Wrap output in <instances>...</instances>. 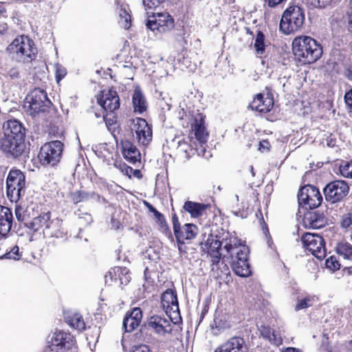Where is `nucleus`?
<instances>
[{
	"instance_id": "1",
	"label": "nucleus",
	"mask_w": 352,
	"mask_h": 352,
	"mask_svg": "<svg viewBox=\"0 0 352 352\" xmlns=\"http://www.w3.org/2000/svg\"><path fill=\"white\" fill-rule=\"evenodd\" d=\"M201 248L210 256L213 265H218L223 256L237 276L250 275L248 248L237 237L230 236L220 241L217 236L210 234L206 241L201 243Z\"/></svg>"
},
{
	"instance_id": "2",
	"label": "nucleus",
	"mask_w": 352,
	"mask_h": 352,
	"mask_svg": "<svg viewBox=\"0 0 352 352\" xmlns=\"http://www.w3.org/2000/svg\"><path fill=\"white\" fill-rule=\"evenodd\" d=\"M292 50L298 62L304 65L315 63L322 54L320 44L313 38L305 35L294 39Z\"/></svg>"
},
{
	"instance_id": "3",
	"label": "nucleus",
	"mask_w": 352,
	"mask_h": 352,
	"mask_svg": "<svg viewBox=\"0 0 352 352\" xmlns=\"http://www.w3.org/2000/svg\"><path fill=\"white\" fill-rule=\"evenodd\" d=\"M12 58L18 62L30 63L36 58V48L34 42L28 36L16 38L8 47Z\"/></svg>"
},
{
	"instance_id": "4",
	"label": "nucleus",
	"mask_w": 352,
	"mask_h": 352,
	"mask_svg": "<svg viewBox=\"0 0 352 352\" xmlns=\"http://www.w3.org/2000/svg\"><path fill=\"white\" fill-rule=\"evenodd\" d=\"M52 103L47 93L41 89H33L25 98L23 108L32 116L46 112Z\"/></svg>"
},
{
	"instance_id": "5",
	"label": "nucleus",
	"mask_w": 352,
	"mask_h": 352,
	"mask_svg": "<svg viewBox=\"0 0 352 352\" xmlns=\"http://www.w3.org/2000/svg\"><path fill=\"white\" fill-rule=\"evenodd\" d=\"M25 226L38 232L40 229L48 231L52 236L56 238L63 237L64 232L61 230V222L58 219L50 220V213L43 212L35 217L30 222L25 223Z\"/></svg>"
},
{
	"instance_id": "6",
	"label": "nucleus",
	"mask_w": 352,
	"mask_h": 352,
	"mask_svg": "<svg viewBox=\"0 0 352 352\" xmlns=\"http://www.w3.org/2000/svg\"><path fill=\"white\" fill-rule=\"evenodd\" d=\"M305 21V14L298 6L289 7L283 13L280 21V30L285 34L299 30Z\"/></svg>"
},
{
	"instance_id": "7",
	"label": "nucleus",
	"mask_w": 352,
	"mask_h": 352,
	"mask_svg": "<svg viewBox=\"0 0 352 352\" xmlns=\"http://www.w3.org/2000/svg\"><path fill=\"white\" fill-rule=\"evenodd\" d=\"M26 181L24 173L12 168L6 178L7 195L11 201L16 202L25 192Z\"/></svg>"
},
{
	"instance_id": "8",
	"label": "nucleus",
	"mask_w": 352,
	"mask_h": 352,
	"mask_svg": "<svg viewBox=\"0 0 352 352\" xmlns=\"http://www.w3.org/2000/svg\"><path fill=\"white\" fill-rule=\"evenodd\" d=\"M63 150V144L59 140L45 143L38 154L41 163L44 166L56 165L60 162Z\"/></svg>"
},
{
	"instance_id": "9",
	"label": "nucleus",
	"mask_w": 352,
	"mask_h": 352,
	"mask_svg": "<svg viewBox=\"0 0 352 352\" xmlns=\"http://www.w3.org/2000/svg\"><path fill=\"white\" fill-rule=\"evenodd\" d=\"M148 29L164 33L170 31L175 26V21L172 16L168 12H153L148 16L146 23Z\"/></svg>"
},
{
	"instance_id": "10",
	"label": "nucleus",
	"mask_w": 352,
	"mask_h": 352,
	"mask_svg": "<svg viewBox=\"0 0 352 352\" xmlns=\"http://www.w3.org/2000/svg\"><path fill=\"white\" fill-rule=\"evenodd\" d=\"M299 205L306 209H313L318 207L322 201V197L319 190L311 185H306L301 188L298 194Z\"/></svg>"
},
{
	"instance_id": "11",
	"label": "nucleus",
	"mask_w": 352,
	"mask_h": 352,
	"mask_svg": "<svg viewBox=\"0 0 352 352\" xmlns=\"http://www.w3.org/2000/svg\"><path fill=\"white\" fill-rule=\"evenodd\" d=\"M303 246L318 259H322L326 256L324 241L317 234L305 233L301 238Z\"/></svg>"
},
{
	"instance_id": "12",
	"label": "nucleus",
	"mask_w": 352,
	"mask_h": 352,
	"mask_svg": "<svg viewBox=\"0 0 352 352\" xmlns=\"http://www.w3.org/2000/svg\"><path fill=\"white\" fill-rule=\"evenodd\" d=\"M349 190L347 183L343 180H336L329 183L323 192L326 200L331 204L337 203L345 197Z\"/></svg>"
},
{
	"instance_id": "13",
	"label": "nucleus",
	"mask_w": 352,
	"mask_h": 352,
	"mask_svg": "<svg viewBox=\"0 0 352 352\" xmlns=\"http://www.w3.org/2000/svg\"><path fill=\"white\" fill-rule=\"evenodd\" d=\"M133 127L135 131V138L139 144L142 146L148 145L152 140V130L147 122L144 118H137L133 120Z\"/></svg>"
},
{
	"instance_id": "14",
	"label": "nucleus",
	"mask_w": 352,
	"mask_h": 352,
	"mask_svg": "<svg viewBox=\"0 0 352 352\" xmlns=\"http://www.w3.org/2000/svg\"><path fill=\"white\" fill-rule=\"evenodd\" d=\"M0 148L14 157H17L24 150L23 140L15 137L5 135L0 139Z\"/></svg>"
},
{
	"instance_id": "15",
	"label": "nucleus",
	"mask_w": 352,
	"mask_h": 352,
	"mask_svg": "<svg viewBox=\"0 0 352 352\" xmlns=\"http://www.w3.org/2000/svg\"><path fill=\"white\" fill-rule=\"evenodd\" d=\"M52 350L56 347L57 352H63L64 351H69L74 347L76 341L74 338L68 333L59 331H56L51 340Z\"/></svg>"
},
{
	"instance_id": "16",
	"label": "nucleus",
	"mask_w": 352,
	"mask_h": 352,
	"mask_svg": "<svg viewBox=\"0 0 352 352\" xmlns=\"http://www.w3.org/2000/svg\"><path fill=\"white\" fill-rule=\"evenodd\" d=\"M97 100L104 111H115L120 107L119 96L113 89L102 92V96L98 97Z\"/></svg>"
},
{
	"instance_id": "17",
	"label": "nucleus",
	"mask_w": 352,
	"mask_h": 352,
	"mask_svg": "<svg viewBox=\"0 0 352 352\" xmlns=\"http://www.w3.org/2000/svg\"><path fill=\"white\" fill-rule=\"evenodd\" d=\"M110 280L118 286L126 285L131 280V274L129 270L126 267H114L111 268L108 274L105 276L106 279ZM106 282H108L106 280Z\"/></svg>"
},
{
	"instance_id": "18",
	"label": "nucleus",
	"mask_w": 352,
	"mask_h": 352,
	"mask_svg": "<svg viewBox=\"0 0 352 352\" xmlns=\"http://www.w3.org/2000/svg\"><path fill=\"white\" fill-rule=\"evenodd\" d=\"M198 228L192 223H186L181 228L175 236L178 243V249L182 250L181 245L184 244L186 240L195 239L198 234Z\"/></svg>"
},
{
	"instance_id": "19",
	"label": "nucleus",
	"mask_w": 352,
	"mask_h": 352,
	"mask_svg": "<svg viewBox=\"0 0 352 352\" xmlns=\"http://www.w3.org/2000/svg\"><path fill=\"white\" fill-rule=\"evenodd\" d=\"M171 323L172 321L170 317L165 318L160 316H153L150 318L148 326L157 333L164 335L171 331Z\"/></svg>"
},
{
	"instance_id": "20",
	"label": "nucleus",
	"mask_w": 352,
	"mask_h": 352,
	"mask_svg": "<svg viewBox=\"0 0 352 352\" xmlns=\"http://www.w3.org/2000/svg\"><path fill=\"white\" fill-rule=\"evenodd\" d=\"M214 352H248L245 340L241 337H232Z\"/></svg>"
},
{
	"instance_id": "21",
	"label": "nucleus",
	"mask_w": 352,
	"mask_h": 352,
	"mask_svg": "<svg viewBox=\"0 0 352 352\" xmlns=\"http://www.w3.org/2000/svg\"><path fill=\"white\" fill-rule=\"evenodd\" d=\"M142 311L138 307L133 308L130 313L126 314L122 323V328L126 332H132L140 324L142 320Z\"/></svg>"
},
{
	"instance_id": "22",
	"label": "nucleus",
	"mask_w": 352,
	"mask_h": 352,
	"mask_svg": "<svg viewBox=\"0 0 352 352\" xmlns=\"http://www.w3.org/2000/svg\"><path fill=\"white\" fill-rule=\"evenodd\" d=\"M274 106V100L270 96L264 97L263 95L258 94L250 104L249 107L254 111L261 113L269 112Z\"/></svg>"
},
{
	"instance_id": "23",
	"label": "nucleus",
	"mask_w": 352,
	"mask_h": 352,
	"mask_svg": "<svg viewBox=\"0 0 352 352\" xmlns=\"http://www.w3.org/2000/svg\"><path fill=\"white\" fill-rule=\"evenodd\" d=\"M5 135L23 139L25 136V128L16 120H10L3 124Z\"/></svg>"
},
{
	"instance_id": "24",
	"label": "nucleus",
	"mask_w": 352,
	"mask_h": 352,
	"mask_svg": "<svg viewBox=\"0 0 352 352\" xmlns=\"http://www.w3.org/2000/svg\"><path fill=\"white\" fill-rule=\"evenodd\" d=\"M304 223L307 227L319 229L327 223L325 216L318 212H309L305 215Z\"/></svg>"
},
{
	"instance_id": "25",
	"label": "nucleus",
	"mask_w": 352,
	"mask_h": 352,
	"mask_svg": "<svg viewBox=\"0 0 352 352\" xmlns=\"http://www.w3.org/2000/svg\"><path fill=\"white\" fill-rule=\"evenodd\" d=\"M11 210L6 206H0V234L6 235L10 230L12 223Z\"/></svg>"
},
{
	"instance_id": "26",
	"label": "nucleus",
	"mask_w": 352,
	"mask_h": 352,
	"mask_svg": "<svg viewBox=\"0 0 352 352\" xmlns=\"http://www.w3.org/2000/svg\"><path fill=\"white\" fill-rule=\"evenodd\" d=\"M192 128L195 138L199 144L206 143L208 133L204 125V118L201 115H198V116L195 118V123L192 124Z\"/></svg>"
},
{
	"instance_id": "27",
	"label": "nucleus",
	"mask_w": 352,
	"mask_h": 352,
	"mask_svg": "<svg viewBox=\"0 0 352 352\" xmlns=\"http://www.w3.org/2000/svg\"><path fill=\"white\" fill-rule=\"evenodd\" d=\"M161 298L162 306L164 309H166V312L168 309L174 312L179 311L177 295L172 289H167L164 292Z\"/></svg>"
},
{
	"instance_id": "28",
	"label": "nucleus",
	"mask_w": 352,
	"mask_h": 352,
	"mask_svg": "<svg viewBox=\"0 0 352 352\" xmlns=\"http://www.w3.org/2000/svg\"><path fill=\"white\" fill-rule=\"evenodd\" d=\"M208 206V205L204 204L187 201L184 203L183 208L190 214L191 217L198 218L205 213Z\"/></svg>"
},
{
	"instance_id": "29",
	"label": "nucleus",
	"mask_w": 352,
	"mask_h": 352,
	"mask_svg": "<svg viewBox=\"0 0 352 352\" xmlns=\"http://www.w3.org/2000/svg\"><path fill=\"white\" fill-rule=\"evenodd\" d=\"M124 157L130 163L135 164L140 160V153L138 148L130 142H125L122 145Z\"/></svg>"
},
{
	"instance_id": "30",
	"label": "nucleus",
	"mask_w": 352,
	"mask_h": 352,
	"mask_svg": "<svg viewBox=\"0 0 352 352\" xmlns=\"http://www.w3.org/2000/svg\"><path fill=\"white\" fill-rule=\"evenodd\" d=\"M133 106L135 112L142 113L146 110V102L142 93L135 89L133 95Z\"/></svg>"
},
{
	"instance_id": "31",
	"label": "nucleus",
	"mask_w": 352,
	"mask_h": 352,
	"mask_svg": "<svg viewBox=\"0 0 352 352\" xmlns=\"http://www.w3.org/2000/svg\"><path fill=\"white\" fill-rule=\"evenodd\" d=\"M66 321L70 327L77 330L82 331L85 329L84 320L82 316L78 313L67 316L66 317Z\"/></svg>"
},
{
	"instance_id": "32",
	"label": "nucleus",
	"mask_w": 352,
	"mask_h": 352,
	"mask_svg": "<svg viewBox=\"0 0 352 352\" xmlns=\"http://www.w3.org/2000/svg\"><path fill=\"white\" fill-rule=\"evenodd\" d=\"M118 14L120 19L118 23L121 27H122L125 30H128L131 25V16L129 14L128 10L126 7L120 6L118 8Z\"/></svg>"
},
{
	"instance_id": "33",
	"label": "nucleus",
	"mask_w": 352,
	"mask_h": 352,
	"mask_svg": "<svg viewBox=\"0 0 352 352\" xmlns=\"http://www.w3.org/2000/svg\"><path fill=\"white\" fill-rule=\"evenodd\" d=\"M337 253L344 258L352 259V245L347 243H340L336 247Z\"/></svg>"
},
{
	"instance_id": "34",
	"label": "nucleus",
	"mask_w": 352,
	"mask_h": 352,
	"mask_svg": "<svg viewBox=\"0 0 352 352\" xmlns=\"http://www.w3.org/2000/svg\"><path fill=\"white\" fill-rule=\"evenodd\" d=\"M315 301L316 300L314 296H307L301 299L298 298L295 305L294 310L296 311H298L301 309L310 307L314 305Z\"/></svg>"
},
{
	"instance_id": "35",
	"label": "nucleus",
	"mask_w": 352,
	"mask_h": 352,
	"mask_svg": "<svg viewBox=\"0 0 352 352\" xmlns=\"http://www.w3.org/2000/svg\"><path fill=\"white\" fill-rule=\"evenodd\" d=\"M94 194L88 193L84 191L78 190L70 193V198L74 204L85 201L92 198Z\"/></svg>"
},
{
	"instance_id": "36",
	"label": "nucleus",
	"mask_w": 352,
	"mask_h": 352,
	"mask_svg": "<svg viewBox=\"0 0 352 352\" xmlns=\"http://www.w3.org/2000/svg\"><path fill=\"white\" fill-rule=\"evenodd\" d=\"M103 120L104 121L107 129L111 130L117 122V117L114 111H104Z\"/></svg>"
},
{
	"instance_id": "37",
	"label": "nucleus",
	"mask_w": 352,
	"mask_h": 352,
	"mask_svg": "<svg viewBox=\"0 0 352 352\" xmlns=\"http://www.w3.org/2000/svg\"><path fill=\"white\" fill-rule=\"evenodd\" d=\"M35 208L34 206H29L27 208L26 210H24L23 208L21 206H16L15 208V216L17 220L19 222H23L26 220V216H30V212L29 209L31 208L32 210H34Z\"/></svg>"
},
{
	"instance_id": "38",
	"label": "nucleus",
	"mask_w": 352,
	"mask_h": 352,
	"mask_svg": "<svg viewBox=\"0 0 352 352\" xmlns=\"http://www.w3.org/2000/svg\"><path fill=\"white\" fill-rule=\"evenodd\" d=\"M265 36L264 34L261 32L258 31L254 43V47L256 52L259 54H263L265 51Z\"/></svg>"
},
{
	"instance_id": "39",
	"label": "nucleus",
	"mask_w": 352,
	"mask_h": 352,
	"mask_svg": "<svg viewBox=\"0 0 352 352\" xmlns=\"http://www.w3.org/2000/svg\"><path fill=\"white\" fill-rule=\"evenodd\" d=\"M340 171L343 177L352 178V160L340 165Z\"/></svg>"
},
{
	"instance_id": "40",
	"label": "nucleus",
	"mask_w": 352,
	"mask_h": 352,
	"mask_svg": "<svg viewBox=\"0 0 352 352\" xmlns=\"http://www.w3.org/2000/svg\"><path fill=\"white\" fill-rule=\"evenodd\" d=\"M332 0H306L308 6L311 8H324L330 4Z\"/></svg>"
},
{
	"instance_id": "41",
	"label": "nucleus",
	"mask_w": 352,
	"mask_h": 352,
	"mask_svg": "<svg viewBox=\"0 0 352 352\" xmlns=\"http://www.w3.org/2000/svg\"><path fill=\"white\" fill-rule=\"evenodd\" d=\"M1 258H8L13 260H19L20 258L19 254V248L18 246L15 245L12 249L9 252L3 255Z\"/></svg>"
},
{
	"instance_id": "42",
	"label": "nucleus",
	"mask_w": 352,
	"mask_h": 352,
	"mask_svg": "<svg viewBox=\"0 0 352 352\" xmlns=\"http://www.w3.org/2000/svg\"><path fill=\"white\" fill-rule=\"evenodd\" d=\"M326 266L331 270L335 271L340 269V265L336 258L333 256H330L326 260Z\"/></svg>"
},
{
	"instance_id": "43",
	"label": "nucleus",
	"mask_w": 352,
	"mask_h": 352,
	"mask_svg": "<svg viewBox=\"0 0 352 352\" xmlns=\"http://www.w3.org/2000/svg\"><path fill=\"white\" fill-rule=\"evenodd\" d=\"M337 139L336 136L331 133L326 135L323 138L322 144L327 145L328 147L333 148L337 145Z\"/></svg>"
},
{
	"instance_id": "44",
	"label": "nucleus",
	"mask_w": 352,
	"mask_h": 352,
	"mask_svg": "<svg viewBox=\"0 0 352 352\" xmlns=\"http://www.w3.org/2000/svg\"><path fill=\"white\" fill-rule=\"evenodd\" d=\"M352 225V214L351 213L344 214L341 217L340 226L343 228H348Z\"/></svg>"
},
{
	"instance_id": "45",
	"label": "nucleus",
	"mask_w": 352,
	"mask_h": 352,
	"mask_svg": "<svg viewBox=\"0 0 352 352\" xmlns=\"http://www.w3.org/2000/svg\"><path fill=\"white\" fill-rule=\"evenodd\" d=\"M56 68V79L57 82H59L62 80L67 74V69L63 66L60 64H56L55 65Z\"/></svg>"
},
{
	"instance_id": "46",
	"label": "nucleus",
	"mask_w": 352,
	"mask_h": 352,
	"mask_svg": "<svg viewBox=\"0 0 352 352\" xmlns=\"http://www.w3.org/2000/svg\"><path fill=\"white\" fill-rule=\"evenodd\" d=\"M164 0H142L143 5L146 8L153 9L157 8Z\"/></svg>"
},
{
	"instance_id": "47",
	"label": "nucleus",
	"mask_w": 352,
	"mask_h": 352,
	"mask_svg": "<svg viewBox=\"0 0 352 352\" xmlns=\"http://www.w3.org/2000/svg\"><path fill=\"white\" fill-rule=\"evenodd\" d=\"M269 341L276 346H278L282 344L280 336L274 331H272Z\"/></svg>"
},
{
	"instance_id": "48",
	"label": "nucleus",
	"mask_w": 352,
	"mask_h": 352,
	"mask_svg": "<svg viewBox=\"0 0 352 352\" xmlns=\"http://www.w3.org/2000/svg\"><path fill=\"white\" fill-rule=\"evenodd\" d=\"M344 101L349 111L352 113V89L345 93Z\"/></svg>"
},
{
	"instance_id": "49",
	"label": "nucleus",
	"mask_w": 352,
	"mask_h": 352,
	"mask_svg": "<svg viewBox=\"0 0 352 352\" xmlns=\"http://www.w3.org/2000/svg\"><path fill=\"white\" fill-rule=\"evenodd\" d=\"M78 215H79V223L81 225H89L92 221V217L88 213H84L82 216H80V214H78Z\"/></svg>"
},
{
	"instance_id": "50",
	"label": "nucleus",
	"mask_w": 352,
	"mask_h": 352,
	"mask_svg": "<svg viewBox=\"0 0 352 352\" xmlns=\"http://www.w3.org/2000/svg\"><path fill=\"white\" fill-rule=\"evenodd\" d=\"M6 74L12 79L19 78L20 76L19 70L17 67H10L6 72Z\"/></svg>"
},
{
	"instance_id": "51",
	"label": "nucleus",
	"mask_w": 352,
	"mask_h": 352,
	"mask_svg": "<svg viewBox=\"0 0 352 352\" xmlns=\"http://www.w3.org/2000/svg\"><path fill=\"white\" fill-rule=\"evenodd\" d=\"M118 168H119L124 175L128 176L129 178L133 171V169L131 167L126 166V164H124L121 167H118Z\"/></svg>"
},
{
	"instance_id": "52",
	"label": "nucleus",
	"mask_w": 352,
	"mask_h": 352,
	"mask_svg": "<svg viewBox=\"0 0 352 352\" xmlns=\"http://www.w3.org/2000/svg\"><path fill=\"white\" fill-rule=\"evenodd\" d=\"M172 221H173V228L174 231V234L175 232H177V230H179L181 227L179 222L178 217H177L176 214H174L172 217Z\"/></svg>"
},
{
	"instance_id": "53",
	"label": "nucleus",
	"mask_w": 352,
	"mask_h": 352,
	"mask_svg": "<svg viewBox=\"0 0 352 352\" xmlns=\"http://www.w3.org/2000/svg\"><path fill=\"white\" fill-rule=\"evenodd\" d=\"M272 331L269 329V328H267V327H264L261 331V336H263V338L267 339L269 340L270 336H271V333H272Z\"/></svg>"
},
{
	"instance_id": "54",
	"label": "nucleus",
	"mask_w": 352,
	"mask_h": 352,
	"mask_svg": "<svg viewBox=\"0 0 352 352\" xmlns=\"http://www.w3.org/2000/svg\"><path fill=\"white\" fill-rule=\"evenodd\" d=\"M197 152L199 155L205 156L206 148L203 146V144H200V147L197 148Z\"/></svg>"
},
{
	"instance_id": "55",
	"label": "nucleus",
	"mask_w": 352,
	"mask_h": 352,
	"mask_svg": "<svg viewBox=\"0 0 352 352\" xmlns=\"http://www.w3.org/2000/svg\"><path fill=\"white\" fill-rule=\"evenodd\" d=\"M197 152L199 155L205 156L206 148L203 146V144H200V147L197 148Z\"/></svg>"
},
{
	"instance_id": "56",
	"label": "nucleus",
	"mask_w": 352,
	"mask_h": 352,
	"mask_svg": "<svg viewBox=\"0 0 352 352\" xmlns=\"http://www.w3.org/2000/svg\"><path fill=\"white\" fill-rule=\"evenodd\" d=\"M7 30L8 25L6 23H0V35L4 34Z\"/></svg>"
},
{
	"instance_id": "57",
	"label": "nucleus",
	"mask_w": 352,
	"mask_h": 352,
	"mask_svg": "<svg viewBox=\"0 0 352 352\" xmlns=\"http://www.w3.org/2000/svg\"><path fill=\"white\" fill-rule=\"evenodd\" d=\"M152 209L155 216L157 217L160 220L161 218L164 217V216L160 212H159L155 208H152Z\"/></svg>"
},
{
	"instance_id": "58",
	"label": "nucleus",
	"mask_w": 352,
	"mask_h": 352,
	"mask_svg": "<svg viewBox=\"0 0 352 352\" xmlns=\"http://www.w3.org/2000/svg\"><path fill=\"white\" fill-rule=\"evenodd\" d=\"M283 352H302L296 348L289 347L286 349Z\"/></svg>"
},
{
	"instance_id": "59",
	"label": "nucleus",
	"mask_w": 352,
	"mask_h": 352,
	"mask_svg": "<svg viewBox=\"0 0 352 352\" xmlns=\"http://www.w3.org/2000/svg\"><path fill=\"white\" fill-rule=\"evenodd\" d=\"M6 12L4 4L1 2H0V16L3 15V14Z\"/></svg>"
},
{
	"instance_id": "60",
	"label": "nucleus",
	"mask_w": 352,
	"mask_h": 352,
	"mask_svg": "<svg viewBox=\"0 0 352 352\" xmlns=\"http://www.w3.org/2000/svg\"><path fill=\"white\" fill-rule=\"evenodd\" d=\"M132 173L133 174V175L136 177H141V173H140V171L139 170H134L133 169V171L132 172Z\"/></svg>"
},
{
	"instance_id": "61",
	"label": "nucleus",
	"mask_w": 352,
	"mask_h": 352,
	"mask_svg": "<svg viewBox=\"0 0 352 352\" xmlns=\"http://www.w3.org/2000/svg\"><path fill=\"white\" fill-rule=\"evenodd\" d=\"M349 30L352 33V15L349 17Z\"/></svg>"
},
{
	"instance_id": "62",
	"label": "nucleus",
	"mask_w": 352,
	"mask_h": 352,
	"mask_svg": "<svg viewBox=\"0 0 352 352\" xmlns=\"http://www.w3.org/2000/svg\"><path fill=\"white\" fill-rule=\"evenodd\" d=\"M146 349V347L145 346H140L139 348H137L135 351H133V352H145L144 349Z\"/></svg>"
},
{
	"instance_id": "63",
	"label": "nucleus",
	"mask_w": 352,
	"mask_h": 352,
	"mask_svg": "<svg viewBox=\"0 0 352 352\" xmlns=\"http://www.w3.org/2000/svg\"><path fill=\"white\" fill-rule=\"evenodd\" d=\"M250 171H251V174H252V176H254V172L253 166H250Z\"/></svg>"
},
{
	"instance_id": "64",
	"label": "nucleus",
	"mask_w": 352,
	"mask_h": 352,
	"mask_svg": "<svg viewBox=\"0 0 352 352\" xmlns=\"http://www.w3.org/2000/svg\"><path fill=\"white\" fill-rule=\"evenodd\" d=\"M350 6H351V8L352 9V0H351V1H350Z\"/></svg>"
}]
</instances>
